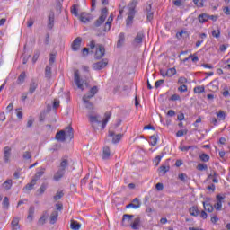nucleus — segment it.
<instances>
[{
  "mask_svg": "<svg viewBox=\"0 0 230 230\" xmlns=\"http://www.w3.org/2000/svg\"><path fill=\"white\" fill-rule=\"evenodd\" d=\"M75 137V130L72 127H66L65 130H60L56 134L55 139L64 143L66 139H73Z\"/></svg>",
  "mask_w": 230,
  "mask_h": 230,
  "instance_id": "f257e3e1",
  "label": "nucleus"
},
{
  "mask_svg": "<svg viewBox=\"0 0 230 230\" xmlns=\"http://www.w3.org/2000/svg\"><path fill=\"white\" fill-rule=\"evenodd\" d=\"M67 166H69V160H67V158H62L59 164V169L55 172L53 176L54 181L58 182V181L64 178L66 175V168H67Z\"/></svg>",
  "mask_w": 230,
  "mask_h": 230,
  "instance_id": "f03ea898",
  "label": "nucleus"
},
{
  "mask_svg": "<svg viewBox=\"0 0 230 230\" xmlns=\"http://www.w3.org/2000/svg\"><path fill=\"white\" fill-rule=\"evenodd\" d=\"M97 93H98V86H93L90 89L88 94L83 96V102L85 104V107L89 111L94 110V105L93 104V102H90L89 101L91 100V98H94V95H96Z\"/></svg>",
  "mask_w": 230,
  "mask_h": 230,
  "instance_id": "7ed1b4c3",
  "label": "nucleus"
},
{
  "mask_svg": "<svg viewBox=\"0 0 230 230\" xmlns=\"http://www.w3.org/2000/svg\"><path fill=\"white\" fill-rule=\"evenodd\" d=\"M137 4V0H132L130 4L128 5V14L126 20L127 26H132V23L134 22V15H136Z\"/></svg>",
  "mask_w": 230,
  "mask_h": 230,
  "instance_id": "20e7f679",
  "label": "nucleus"
},
{
  "mask_svg": "<svg viewBox=\"0 0 230 230\" xmlns=\"http://www.w3.org/2000/svg\"><path fill=\"white\" fill-rule=\"evenodd\" d=\"M44 170L45 169H42L41 171L36 172L31 182L23 188L24 191H31V189L35 186V184H37V181H39V179L44 175Z\"/></svg>",
  "mask_w": 230,
  "mask_h": 230,
  "instance_id": "39448f33",
  "label": "nucleus"
},
{
  "mask_svg": "<svg viewBox=\"0 0 230 230\" xmlns=\"http://www.w3.org/2000/svg\"><path fill=\"white\" fill-rule=\"evenodd\" d=\"M109 15V9L107 7H104L101 11L100 17L95 21L94 22V28H100L103 22H105V20L107 19V16Z\"/></svg>",
  "mask_w": 230,
  "mask_h": 230,
  "instance_id": "423d86ee",
  "label": "nucleus"
},
{
  "mask_svg": "<svg viewBox=\"0 0 230 230\" xmlns=\"http://www.w3.org/2000/svg\"><path fill=\"white\" fill-rule=\"evenodd\" d=\"M74 80L78 89H81V91H84V85H86V87L88 85L86 81L80 80V72L78 70H75L74 73Z\"/></svg>",
  "mask_w": 230,
  "mask_h": 230,
  "instance_id": "0eeeda50",
  "label": "nucleus"
},
{
  "mask_svg": "<svg viewBox=\"0 0 230 230\" xmlns=\"http://www.w3.org/2000/svg\"><path fill=\"white\" fill-rule=\"evenodd\" d=\"M53 26H55V12H53V10H50L48 15L47 28L49 30H53Z\"/></svg>",
  "mask_w": 230,
  "mask_h": 230,
  "instance_id": "6e6552de",
  "label": "nucleus"
},
{
  "mask_svg": "<svg viewBox=\"0 0 230 230\" xmlns=\"http://www.w3.org/2000/svg\"><path fill=\"white\" fill-rule=\"evenodd\" d=\"M103 57H105V47H103V45H98L95 51V58L100 60L103 58Z\"/></svg>",
  "mask_w": 230,
  "mask_h": 230,
  "instance_id": "1a4fd4ad",
  "label": "nucleus"
},
{
  "mask_svg": "<svg viewBox=\"0 0 230 230\" xmlns=\"http://www.w3.org/2000/svg\"><path fill=\"white\" fill-rule=\"evenodd\" d=\"M217 203L214 205V208L217 211H222V202H224V196H221L220 194H217L216 196Z\"/></svg>",
  "mask_w": 230,
  "mask_h": 230,
  "instance_id": "9d476101",
  "label": "nucleus"
},
{
  "mask_svg": "<svg viewBox=\"0 0 230 230\" xmlns=\"http://www.w3.org/2000/svg\"><path fill=\"white\" fill-rule=\"evenodd\" d=\"M109 61L107 59H102V61L94 64L93 69H95V71H101V69H104V67H107Z\"/></svg>",
  "mask_w": 230,
  "mask_h": 230,
  "instance_id": "9b49d317",
  "label": "nucleus"
},
{
  "mask_svg": "<svg viewBox=\"0 0 230 230\" xmlns=\"http://www.w3.org/2000/svg\"><path fill=\"white\" fill-rule=\"evenodd\" d=\"M79 20L81 22H84V24L93 21V15L87 13H81L79 15Z\"/></svg>",
  "mask_w": 230,
  "mask_h": 230,
  "instance_id": "f8f14e48",
  "label": "nucleus"
},
{
  "mask_svg": "<svg viewBox=\"0 0 230 230\" xmlns=\"http://www.w3.org/2000/svg\"><path fill=\"white\" fill-rule=\"evenodd\" d=\"M127 209H130V208H133V209H139L141 208V201H139V199L136 198L133 199V201L126 206Z\"/></svg>",
  "mask_w": 230,
  "mask_h": 230,
  "instance_id": "ddd939ff",
  "label": "nucleus"
},
{
  "mask_svg": "<svg viewBox=\"0 0 230 230\" xmlns=\"http://www.w3.org/2000/svg\"><path fill=\"white\" fill-rule=\"evenodd\" d=\"M108 137H113L112 138V143L116 144V143H119V141H121V137H123V135L122 134L115 135L114 131L110 130L109 134H108Z\"/></svg>",
  "mask_w": 230,
  "mask_h": 230,
  "instance_id": "4468645a",
  "label": "nucleus"
},
{
  "mask_svg": "<svg viewBox=\"0 0 230 230\" xmlns=\"http://www.w3.org/2000/svg\"><path fill=\"white\" fill-rule=\"evenodd\" d=\"M132 218H134L133 215L125 214L122 218V226L127 227L128 224H132Z\"/></svg>",
  "mask_w": 230,
  "mask_h": 230,
  "instance_id": "2eb2a0df",
  "label": "nucleus"
},
{
  "mask_svg": "<svg viewBox=\"0 0 230 230\" xmlns=\"http://www.w3.org/2000/svg\"><path fill=\"white\" fill-rule=\"evenodd\" d=\"M80 46H82V38L77 37L72 43L73 51H78V49H80Z\"/></svg>",
  "mask_w": 230,
  "mask_h": 230,
  "instance_id": "dca6fc26",
  "label": "nucleus"
},
{
  "mask_svg": "<svg viewBox=\"0 0 230 230\" xmlns=\"http://www.w3.org/2000/svg\"><path fill=\"white\" fill-rule=\"evenodd\" d=\"M10 155H12V148L5 146L4 149V163H10Z\"/></svg>",
  "mask_w": 230,
  "mask_h": 230,
  "instance_id": "f3484780",
  "label": "nucleus"
},
{
  "mask_svg": "<svg viewBox=\"0 0 230 230\" xmlns=\"http://www.w3.org/2000/svg\"><path fill=\"white\" fill-rule=\"evenodd\" d=\"M145 37V34L143 32H138L136 36L133 44L134 46H139L143 43V38Z\"/></svg>",
  "mask_w": 230,
  "mask_h": 230,
  "instance_id": "a211bd4d",
  "label": "nucleus"
},
{
  "mask_svg": "<svg viewBox=\"0 0 230 230\" xmlns=\"http://www.w3.org/2000/svg\"><path fill=\"white\" fill-rule=\"evenodd\" d=\"M112 21H114V17L111 14L102 29V31H110L112 24Z\"/></svg>",
  "mask_w": 230,
  "mask_h": 230,
  "instance_id": "6ab92c4d",
  "label": "nucleus"
},
{
  "mask_svg": "<svg viewBox=\"0 0 230 230\" xmlns=\"http://www.w3.org/2000/svg\"><path fill=\"white\" fill-rule=\"evenodd\" d=\"M37 87H39V83H37L35 80H31L29 85L30 94H33V93L37 91Z\"/></svg>",
  "mask_w": 230,
  "mask_h": 230,
  "instance_id": "aec40b11",
  "label": "nucleus"
},
{
  "mask_svg": "<svg viewBox=\"0 0 230 230\" xmlns=\"http://www.w3.org/2000/svg\"><path fill=\"white\" fill-rule=\"evenodd\" d=\"M111 116H112V113H111V111H106L104 113V119L102 123V128H105V127H107V124L109 123V119H111Z\"/></svg>",
  "mask_w": 230,
  "mask_h": 230,
  "instance_id": "412c9836",
  "label": "nucleus"
},
{
  "mask_svg": "<svg viewBox=\"0 0 230 230\" xmlns=\"http://www.w3.org/2000/svg\"><path fill=\"white\" fill-rule=\"evenodd\" d=\"M189 213L191 217H199V215H200V210H199V207L192 206L189 208Z\"/></svg>",
  "mask_w": 230,
  "mask_h": 230,
  "instance_id": "4be33fe9",
  "label": "nucleus"
},
{
  "mask_svg": "<svg viewBox=\"0 0 230 230\" xmlns=\"http://www.w3.org/2000/svg\"><path fill=\"white\" fill-rule=\"evenodd\" d=\"M89 121L93 125V123H98L99 125L102 124V120H99L98 118L99 116L97 115H93V113L88 114Z\"/></svg>",
  "mask_w": 230,
  "mask_h": 230,
  "instance_id": "5701e85b",
  "label": "nucleus"
},
{
  "mask_svg": "<svg viewBox=\"0 0 230 230\" xmlns=\"http://www.w3.org/2000/svg\"><path fill=\"white\" fill-rule=\"evenodd\" d=\"M11 227L13 230H21V226H19V217H14L11 222Z\"/></svg>",
  "mask_w": 230,
  "mask_h": 230,
  "instance_id": "b1692460",
  "label": "nucleus"
},
{
  "mask_svg": "<svg viewBox=\"0 0 230 230\" xmlns=\"http://www.w3.org/2000/svg\"><path fill=\"white\" fill-rule=\"evenodd\" d=\"M203 208L205 211H208V213H213V211L215 210V207H213L211 203L206 201H203Z\"/></svg>",
  "mask_w": 230,
  "mask_h": 230,
  "instance_id": "393cba45",
  "label": "nucleus"
},
{
  "mask_svg": "<svg viewBox=\"0 0 230 230\" xmlns=\"http://www.w3.org/2000/svg\"><path fill=\"white\" fill-rule=\"evenodd\" d=\"M198 19L201 24H204V22H208V21H209V15L208 13H202L199 15Z\"/></svg>",
  "mask_w": 230,
  "mask_h": 230,
  "instance_id": "a878e982",
  "label": "nucleus"
},
{
  "mask_svg": "<svg viewBox=\"0 0 230 230\" xmlns=\"http://www.w3.org/2000/svg\"><path fill=\"white\" fill-rule=\"evenodd\" d=\"M13 182L12 181V179H8L6 180L4 183H3V189L4 190H12V186H13Z\"/></svg>",
  "mask_w": 230,
  "mask_h": 230,
  "instance_id": "bb28decb",
  "label": "nucleus"
},
{
  "mask_svg": "<svg viewBox=\"0 0 230 230\" xmlns=\"http://www.w3.org/2000/svg\"><path fill=\"white\" fill-rule=\"evenodd\" d=\"M25 80H26V72H22L17 79L18 85H22Z\"/></svg>",
  "mask_w": 230,
  "mask_h": 230,
  "instance_id": "cd10ccee",
  "label": "nucleus"
},
{
  "mask_svg": "<svg viewBox=\"0 0 230 230\" xmlns=\"http://www.w3.org/2000/svg\"><path fill=\"white\" fill-rule=\"evenodd\" d=\"M111 157V148L104 146L102 150V159H109Z\"/></svg>",
  "mask_w": 230,
  "mask_h": 230,
  "instance_id": "c85d7f7f",
  "label": "nucleus"
},
{
  "mask_svg": "<svg viewBox=\"0 0 230 230\" xmlns=\"http://www.w3.org/2000/svg\"><path fill=\"white\" fill-rule=\"evenodd\" d=\"M152 10V4H149L146 9V12H147V21H152V19H154V12L151 11Z\"/></svg>",
  "mask_w": 230,
  "mask_h": 230,
  "instance_id": "c756f323",
  "label": "nucleus"
},
{
  "mask_svg": "<svg viewBox=\"0 0 230 230\" xmlns=\"http://www.w3.org/2000/svg\"><path fill=\"white\" fill-rule=\"evenodd\" d=\"M160 175H166V172H170V166L169 165H162L158 169Z\"/></svg>",
  "mask_w": 230,
  "mask_h": 230,
  "instance_id": "7c9ffc66",
  "label": "nucleus"
},
{
  "mask_svg": "<svg viewBox=\"0 0 230 230\" xmlns=\"http://www.w3.org/2000/svg\"><path fill=\"white\" fill-rule=\"evenodd\" d=\"M58 220V212L55 211L50 215V224H56Z\"/></svg>",
  "mask_w": 230,
  "mask_h": 230,
  "instance_id": "2f4dec72",
  "label": "nucleus"
},
{
  "mask_svg": "<svg viewBox=\"0 0 230 230\" xmlns=\"http://www.w3.org/2000/svg\"><path fill=\"white\" fill-rule=\"evenodd\" d=\"M55 10H56L57 13H62V0L56 1Z\"/></svg>",
  "mask_w": 230,
  "mask_h": 230,
  "instance_id": "473e14b6",
  "label": "nucleus"
},
{
  "mask_svg": "<svg viewBox=\"0 0 230 230\" xmlns=\"http://www.w3.org/2000/svg\"><path fill=\"white\" fill-rule=\"evenodd\" d=\"M174 75H177V70L175 68H169L165 73V76H168L169 78H172Z\"/></svg>",
  "mask_w": 230,
  "mask_h": 230,
  "instance_id": "72a5a7b5",
  "label": "nucleus"
},
{
  "mask_svg": "<svg viewBox=\"0 0 230 230\" xmlns=\"http://www.w3.org/2000/svg\"><path fill=\"white\" fill-rule=\"evenodd\" d=\"M140 224L141 220L139 218H136L131 224V229H139Z\"/></svg>",
  "mask_w": 230,
  "mask_h": 230,
  "instance_id": "f704fd0d",
  "label": "nucleus"
},
{
  "mask_svg": "<svg viewBox=\"0 0 230 230\" xmlns=\"http://www.w3.org/2000/svg\"><path fill=\"white\" fill-rule=\"evenodd\" d=\"M123 42H125V33L121 32L119 35V40L117 43L118 48H120V46H122Z\"/></svg>",
  "mask_w": 230,
  "mask_h": 230,
  "instance_id": "c9c22d12",
  "label": "nucleus"
},
{
  "mask_svg": "<svg viewBox=\"0 0 230 230\" xmlns=\"http://www.w3.org/2000/svg\"><path fill=\"white\" fill-rule=\"evenodd\" d=\"M70 227L73 230H80V227H82V225L78 223V221H73L70 225Z\"/></svg>",
  "mask_w": 230,
  "mask_h": 230,
  "instance_id": "e433bc0d",
  "label": "nucleus"
},
{
  "mask_svg": "<svg viewBox=\"0 0 230 230\" xmlns=\"http://www.w3.org/2000/svg\"><path fill=\"white\" fill-rule=\"evenodd\" d=\"M2 204H3V208L4 209H8V208H10V199H8V197L4 198Z\"/></svg>",
  "mask_w": 230,
  "mask_h": 230,
  "instance_id": "4c0bfd02",
  "label": "nucleus"
},
{
  "mask_svg": "<svg viewBox=\"0 0 230 230\" xmlns=\"http://www.w3.org/2000/svg\"><path fill=\"white\" fill-rule=\"evenodd\" d=\"M199 159L200 161H202L203 163H208V161H209V155L203 153L199 155Z\"/></svg>",
  "mask_w": 230,
  "mask_h": 230,
  "instance_id": "58836bf2",
  "label": "nucleus"
},
{
  "mask_svg": "<svg viewBox=\"0 0 230 230\" xmlns=\"http://www.w3.org/2000/svg\"><path fill=\"white\" fill-rule=\"evenodd\" d=\"M149 143L152 145V146H155L157 145V137H155V134H153V135L150 137Z\"/></svg>",
  "mask_w": 230,
  "mask_h": 230,
  "instance_id": "ea45409f",
  "label": "nucleus"
},
{
  "mask_svg": "<svg viewBox=\"0 0 230 230\" xmlns=\"http://www.w3.org/2000/svg\"><path fill=\"white\" fill-rule=\"evenodd\" d=\"M197 170H199V172H204L205 170H208V164H199L197 165Z\"/></svg>",
  "mask_w": 230,
  "mask_h": 230,
  "instance_id": "a19ab883",
  "label": "nucleus"
},
{
  "mask_svg": "<svg viewBox=\"0 0 230 230\" xmlns=\"http://www.w3.org/2000/svg\"><path fill=\"white\" fill-rule=\"evenodd\" d=\"M47 188H48V185L46 183L41 184V186L38 190L39 194L42 195V193H44V191H46Z\"/></svg>",
  "mask_w": 230,
  "mask_h": 230,
  "instance_id": "79ce46f5",
  "label": "nucleus"
},
{
  "mask_svg": "<svg viewBox=\"0 0 230 230\" xmlns=\"http://www.w3.org/2000/svg\"><path fill=\"white\" fill-rule=\"evenodd\" d=\"M204 86H197L194 88V93H196V94H200L201 93H204Z\"/></svg>",
  "mask_w": 230,
  "mask_h": 230,
  "instance_id": "37998d69",
  "label": "nucleus"
},
{
  "mask_svg": "<svg viewBox=\"0 0 230 230\" xmlns=\"http://www.w3.org/2000/svg\"><path fill=\"white\" fill-rule=\"evenodd\" d=\"M64 197V192L63 191H58L56 195L54 196V200H60Z\"/></svg>",
  "mask_w": 230,
  "mask_h": 230,
  "instance_id": "c03bdc74",
  "label": "nucleus"
},
{
  "mask_svg": "<svg viewBox=\"0 0 230 230\" xmlns=\"http://www.w3.org/2000/svg\"><path fill=\"white\" fill-rule=\"evenodd\" d=\"M193 3L198 8H202L204 6V0H193Z\"/></svg>",
  "mask_w": 230,
  "mask_h": 230,
  "instance_id": "a18cd8bd",
  "label": "nucleus"
},
{
  "mask_svg": "<svg viewBox=\"0 0 230 230\" xmlns=\"http://www.w3.org/2000/svg\"><path fill=\"white\" fill-rule=\"evenodd\" d=\"M45 76H46V78H51V68H50V66H46V68H45Z\"/></svg>",
  "mask_w": 230,
  "mask_h": 230,
  "instance_id": "49530a36",
  "label": "nucleus"
},
{
  "mask_svg": "<svg viewBox=\"0 0 230 230\" xmlns=\"http://www.w3.org/2000/svg\"><path fill=\"white\" fill-rule=\"evenodd\" d=\"M186 134H188V129L179 130L176 133V137H182V136H185Z\"/></svg>",
  "mask_w": 230,
  "mask_h": 230,
  "instance_id": "de8ad7c7",
  "label": "nucleus"
},
{
  "mask_svg": "<svg viewBox=\"0 0 230 230\" xmlns=\"http://www.w3.org/2000/svg\"><path fill=\"white\" fill-rule=\"evenodd\" d=\"M46 216H41L40 218L38 221L39 226H44V224H46Z\"/></svg>",
  "mask_w": 230,
  "mask_h": 230,
  "instance_id": "09e8293b",
  "label": "nucleus"
},
{
  "mask_svg": "<svg viewBox=\"0 0 230 230\" xmlns=\"http://www.w3.org/2000/svg\"><path fill=\"white\" fill-rule=\"evenodd\" d=\"M217 116L219 119H226V112H224V111H219V112L217 113Z\"/></svg>",
  "mask_w": 230,
  "mask_h": 230,
  "instance_id": "8fccbe9b",
  "label": "nucleus"
},
{
  "mask_svg": "<svg viewBox=\"0 0 230 230\" xmlns=\"http://www.w3.org/2000/svg\"><path fill=\"white\" fill-rule=\"evenodd\" d=\"M178 91H180V93H187L188 86L186 84H182L178 88Z\"/></svg>",
  "mask_w": 230,
  "mask_h": 230,
  "instance_id": "3c124183",
  "label": "nucleus"
},
{
  "mask_svg": "<svg viewBox=\"0 0 230 230\" xmlns=\"http://www.w3.org/2000/svg\"><path fill=\"white\" fill-rule=\"evenodd\" d=\"M163 155H157L154 162L155 163V166H159V163H161V159H163Z\"/></svg>",
  "mask_w": 230,
  "mask_h": 230,
  "instance_id": "603ef678",
  "label": "nucleus"
},
{
  "mask_svg": "<svg viewBox=\"0 0 230 230\" xmlns=\"http://www.w3.org/2000/svg\"><path fill=\"white\" fill-rule=\"evenodd\" d=\"M178 179H180V181H181L182 182H186V179H188V175L184 173H181L178 175Z\"/></svg>",
  "mask_w": 230,
  "mask_h": 230,
  "instance_id": "864d4df0",
  "label": "nucleus"
},
{
  "mask_svg": "<svg viewBox=\"0 0 230 230\" xmlns=\"http://www.w3.org/2000/svg\"><path fill=\"white\" fill-rule=\"evenodd\" d=\"M71 13L72 15H75V17H78V10L76 9V5L72 6Z\"/></svg>",
  "mask_w": 230,
  "mask_h": 230,
  "instance_id": "5fc2aeb1",
  "label": "nucleus"
},
{
  "mask_svg": "<svg viewBox=\"0 0 230 230\" xmlns=\"http://www.w3.org/2000/svg\"><path fill=\"white\" fill-rule=\"evenodd\" d=\"M145 130H152V132H155V127H154V125L152 124L146 125Z\"/></svg>",
  "mask_w": 230,
  "mask_h": 230,
  "instance_id": "6e6d98bb",
  "label": "nucleus"
},
{
  "mask_svg": "<svg viewBox=\"0 0 230 230\" xmlns=\"http://www.w3.org/2000/svg\"><path fill=\"white\" fill-rule=\"evenodd\" d=\"M163 84H164V80L160 79V80H158V81L155 82V87L156 89H159V87L162 86Z\"/></svg>",
  "mask_w": 230,
  "mask_h": 230,
  "instance_id": "4d7b16f0",
  "label": "nucleus"
},
{
  "mask_svg": "<svg viewBox=\"0 0 230 230\" xmlns=\"http://www.w3.org/2000/svg\"><path fill=\"white\" fill-rule=\"evenodd\" d=\"M212 37H215L216 39L220 38V30L217 31H212Z\"/></svg>",
  "mask_w": 230,
  "mask_h": 230,
  "instance_id": "13d9d810",
  "label": "nucleus"
},
{
  "mask_svg": "<svg viewBox=\"0 0 230 230\" xmlns=\"http://www.w3.org/2000/svg\"><path fill=\"white\" fill-rule=\"evenodd\" d=\"M180 150H181V152H188V150H191V146H180Z\"/></svg>",
  "mask_w": 230,
  "mask_h": 230,
  "instance_id": "bf43d9fd",
  "label": "nucleus"
},
{
  "mask_svg": "<svg viewBox=\"0 0 230 230\" xmlns=\"http://www.w3.org/2000/svg\"><path fill=\"white\" fill-rule=\"evenodd\" d=\"M23 159H31V153L30 151L24 152L23 153Z\"/></svg>",
  "mask_w": 230,
  "mask_h": 230,
  "instance_id": "052dcab7",
  "label": "nucleus"
},
{
  "mask_svg": "<svg viewBox=\"0 0 230 230\" xmlns=\"http://www.w3.org/2000/svg\"><path fill=\"white\" fill-rule=\"evenodd\" d=\"M58 107H60V101L55 99L53 102V109H58Z\"/></svg>",
  "mask_w": 230,
  "mask_h": 230,
  "instance_id": "680f3d73",
  "label": "nucleus"
},
{
  "mask_svg": "<svg viewBox=\"0 0 230 230\" xmlns=\"http://www.w3.org/2000/svg\"><path fill=\"white\" fill-rule=\"evenodd\" d=\"M171 102H177V100H181V96L179 94H173L170 98Z\"/></svg>",
  "mask_w": 230,
  "mask_h": 230,
  "instance_id": "e2e57ef3",
  "label": "nucleus"
},
{
  "mask_svg": "<svg viewBox=\"0 0 230 230\" xmlns=\"http://www.w3.org/2000/svg\"><path fill=\"white\" fill-rule=\"evenodd\" d=\"M178 84H188V79L186 77H179Z\"/></svg>",
  "mask_w": 230,
  "mask_h": 230,
  "instance_id": "0e129e2a",
  "label": "nucleus"
},
{
  "mask_svg": "<svg viewBox=\"0 0 230 230\" xmlns=\"http://www.w3.org/2000/svg\"><path fill=\"white\" fill-rule=\"evenodd\" d=\"M16 116L18 119H22V111H21V109L16 110Z\"/></svg>",
  "mask_w": 230,
  "mask_h": 230,
  "instance_id": "69168bd1",
  "label": "nucleus"
},
{
  "mask_svg": "<svg viewBox=\"0 0 230 230\" xmlns=\"http://www.w3.org/2000/svg\"><path fill=\"white\" fill-rule=\"evenodd\" d=\"M223 12H224L225 15H230V7H228V6L223 7Z\"/></svg>",
  "mask_w": 230,
  "mask_h": 230,
  "instance_id": "338daca9",
  "label": "nucleus"
},
{
  "mask_svg": "<svg viewBox=\"0 0 230 230\" xmlns=\"http://www.w3.org/2000/svg\"><path fill=\"white\" fill-rule=\"evenodd\" d=\"M55 63V55L51 54L50 58L49 59V64H54Z\"/></svg>",
  "mask_w": 230,
  "mask_h": 230,
  "instance_id": "774afa93",
  "label": "nucleus"
}]
</instances>
